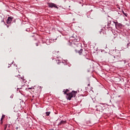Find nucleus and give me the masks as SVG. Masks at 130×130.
Here are the masks:
<instances>
[{
    "mask_svg": "<svg viewBox=\"0 0 130 130\" xmlns=\"http://www.w3.org/2000/svg\"><path fill=\"white\" fill-rule=\"evenodd\" d=\"M64 92V94L66 95V99L67 100H72V98H74V97H76V95H77V93H78V91L72 90L71 92H69L68 93V92H70V90L68 89H64L62 91Z\"/></svg>",
    "mask_w": 130,
    "mask_h": 130,
    "instance_id": "f257e3e1",
    "label": "nucleus"
},
{
    "mask_svg": "<svg viewBox=\"0 0 130 130\" xmlns=\"http://www.w3.org/2000/svg\"><path fill=\"white\" fill-rule=\"evenodd\" d=\"M113 62L121 61V53L119 50H116L115 54L112 56Z\"/></svg>",
    "mask_w": 130,
    "mask_h": 130,
    "instance_id": "f03ea898",
    "label": "nucleus"
},
{
    "mask_svg": "<svg viewBox=\"0 0 130 130\" xmlns=\"http://www.w3.org/2000/svg\"><path fill=\"white\" fill-rule=\"evenodd\" d=\"M13 17H9L7 21V24H11V23H12V21H13Z\"/></svg>",
    "mask_w": 130,
    "mask_h": 130,
    "instance_id": "7ed1b4c3",
    "label": "nucleus"
},
{
    "mask_svg": "<svg viewBox=\"0 0 130 130\" xmlns=\"http://www.w3.org/2000/svg\"><path fill=\"white\" fill-rule=\"evenodd\" d=\"M49 8H56V9H58L57 6L56 4L53 3H50L49 4Z\"/></svg>",
    "mask_w": 130,
    "mask_h": 130,
    "instance_id": "20e7f679",
    "label": "nucleus"
},
{
    "mask_svg": "<svg viewBox=\"0 0 130 130\" xmlns=\"http://www.w3.org/2000/svg\"><path fill=\"white\" fill-rule=\"evenodd\" d=\"M72 40H74V41H76L77 42H78V41H79V40H78V39L77 38V36H76V35H73V36H72Z\"/></svg>",
    "mask_w": 130,
    "mask_h": 130,
    "instance_id": "39448f33",
    "label": "nucleus"
},
{
    "mask_svg": "<svg viewBox=\"0 0 130 130\" xmlns=\"http://www.w3.org/2000/svg\"><path fill=\"white\" fill-rule=\"evenodd\" d=\"M76 52L79 53V55H82V53H83V49H81L80 50L78 51L77 50H75Z\"/></svg>",
    "mask_w": 130,
    "mask_h": 130,
    "instance_id": "423d86ee",
    "label": "nucleus"
},
{
    "mask_svg": "<svg viewBox=\"0 0 130 130\" xmlns=\"http://www.w3.org/2000/svg\"><path fill=\"white\" fill-rule=\"evenodd\" d=\"M64 123H67V121L61 120L60 123L58 124V125L64 124Z\"/></svg>",
    "mask_w": 130,
    "mask_h": 130,
    "instance_id": "0eeeda50",
    "label": "nucleus"
},
{
    "mask_svg": "<svg viewBox=\"0 0 130 130\" xmlns=\"http://www.w3.org/2000/svg\"><path fill=\"white\" fill-rule=\"evenodd\" d=\"M115 27L116 28H120V27H121V24L118 23V22H117V24L115 25Z\"/></svg>",
    "mask_w": 130,
    "mask_h": 130,
    "instance_id": "6e6552de",
    "label": "nucleus"
},
{
    "mask_svg": "<svg viewBox=\"0 0 130 130\" xmlns=\"http://www.w3.org/2000/svg\"><path fill=\"white\" fill-rule=\"evenodd\" d=\"M83 56L86 57V56H87V55L88 54V51L85 50V51L83 52Z\"/></svg>",
    "mask_w": 130,
    "mask_h": 130,
    "instance_id": "1a4fd4ad",
    "label": "nucleus"
},
{
    "mask_svg": "<svg viewBox=\"0 0 130 130\" xmlns=\"http://www.w3.org/2000/svg\"><path fill=\"white\" fill-rule=\"evenodd\" d=\"M100 109H102V107L99 106L98 108L96 109V111H101Z\"/></svg>",
    "mask_w": 130,
    "mask_h": 130,
    "instance_id": "9d476101",
    "label": "nucleus"
},
{
    "mask_svg": "<svg viewBox=\"0 0 130 130\" xmlns=\"http://www.w3.org/2000/svg\"><path fill=\"white\" fill-rule=\"evenodd\" d=\"M51 112H46V116H49L50 115Z\"/></svg>",
    "mask_w": 130,
    "mask_h": 130,
    "instance_id": "9b49d317",
    "label": "nucleus"
},
{
    "mask_svg": "<svg viewBox=\"0 0 130 130\" xmlns=\"http://www.w3.org/2000/svg\"><path fill=\"white\" fill-rule=\"evenodd\" d=\"M107 94L108 95V97L107 98H110L111 99V95L109 94V92H108Z\"/></svg>",
    "mask_w": 130,
    "mask_h": 130,
    "instance_id": "f8f14e48",
    "label": "nucleus"
},
{
    "mask_svg": "<svg viewBox=\"0 0 130 130\" xmlns=\"http://www.w3.org/2000/svg\"><path fill=\"white\" fill-rule=\"evenodd\" d=\"M5 116H6V115H3L2 116V118L1 119V120H3L4 119V118H5Z\"/></svg>",
    "mask_w": 130,
    "mask_h": 130,
    "instance_id": "ddd939ff",
    "label": "nucleus"
},
{
    "mask_svg": "<svg viewBox=\"0 0 130 130\" xmlns=\"http://www.w3.org/2000/svg\"><path fill=\"white\" fill-rule=\"evenodd\" d=\"M122 13L123 14V15H124L125 17H127V14L124 13V11H122Z\"/></svg>",
    "mask_w": 130,
    "mask_h": 130,
    "instance_id": "4468645a",
    "label": "nucleus"
},
{
    "mask_svg": "<svg viewBox=\"0 0 130 130\" xmlns=\"http://www.w3.org/2000/svg\"><path fill=\"white\" fill-rule=\"evenodd\" d=\"M111 24V21H109L108 22V24H107V26L108 27L109 26V25H110Z\"/></svg>",
    "mask_w": 130,
    "mask_h": 130,
    "instance_id": "2eb2a0df",
    "label": "nucleus"
},
{
    "mask_svg": "<svg viewBox=\"0 0 130 130\" xmlns=\"http://www.w3.org/2000/svg\"><path fill=\"white\" fill-rule=\"evenodd\" d=\"M113 23H114L115 25L116 26L117 25V23H118V22H117V21H113Z\"/></svg>",
    "mask_w": 130,
    "mask_h": 130,
    "instance_id": "dca6fc26",
    "label": "nucleus"
},
{
    "mask_svg": "<svg viewBox=\"0 0 130 130\" xmlns=\"http://www.w3.org/2000/svg\"><path fill=\"white\" fill-rule=\"evenodd\" d=\"M92 101L95 103V102L96 101V99H92Z\"/></svg>",
    "mask_w": 130,
    "mask_h": 130,
    "instance_id": "f3484780",
    "label": "nucleus"
},
{
    "mask_svg": "<svg viewBox=\"0 0 130 130\" xmlns=\"http://www.w3.org/2000/svg\"><path fill=\"white\" fill-rule=\"evenodd\" d=\"M130 46V43L127 44V47L128 48V47Z\"/></svg>",
    "mask_w": 130,
    "mask_h": 130,
    "instance_id": "a211bd4d",
    "label": "nucleus"
},
{
    "mask_svg": "<svg viewBox=\"0 0 130 130\" xmlns=\"http://www.w3.org/2000/svg\"><path fill=\"white\" fill-rule=\"evenodd\" d=\"M1 124H3V123H4V121H3V120H1Z\"/></svg>",
    "mask_w": 130,
    "mask_h": 130,
    "instance_id": "6ab92c4d",
    "label": "nucleus"
},
{
    "mask_svg": "<svg viewBox=\"0 0 130 130\" xmlns=\"http://www.w3.org/2000/svg\"><path fill=\"white\" fill-rule=\"evenodd\" d=\"M5 24L7 26V28H9V27H10L9 25H7V24H6V23Z\"/></svg>",
    "mask_w": 130,
    "mask_h": 130,
    "instance_id": "aec40b11",
    "label": "nucleus"
},
{
    "mask_svg": "<svg viewBox=\"0 0 130 130\" xmlns=\"http://www.w3.org/2000/svg\"><path fill=\"white\" fill-rule=\"evenodd\" d=\"M100 34H102V33H103V32L102 31H100Z\"/></svg>",
    "mask_w": 130,
    "mask_h": 130,
    "instance_id": "412c9836",
    "label": "nucleus"
},
{
    "mask_svg": "<svg viewBox=\"0 0 130 130\" xmlns=\"http://www.w3.org/2000/svg\"><path fill=\"white\" fill-rule=\"evenodd\" d=\"M36 46H38V43H36Z\"/></svg>",
    "mask_w": 130,
    "mask_h": 130,
    "instance_id": "4be33fe9",
    "label": "nucleus"
},
{
    "mask_svg": "<svg viewBox=\"0 0 130 130\" xmlns=\"http://www.w3.org/2000/svg\"><path fill=\"white\" fill-rule=\"evenodd\" d=\"M19 127H16V129H18Z\"/></svg>",
    "mask_w": 130,
    "mask_h": 130,
    "instance_id": "5701e85b",
    "label": "nucleus"
},
{
    "mask_svg": "<svg viewBox=\"0 0 130 130\" xmlns=\"http://www.w3.org/2000/svg\"><path fill=\"white\" fill-rule=\"evenodd\" d=\"M2 22H4V24H6V22H5L4 20H2Z\"/></svg>",
    "mask_w": 130,
    "mask_h": 130,
    "instance_id": "b1692460",
    "label": "nucleus"
},
{
    "mask_svg": "<svg viewBox=\"0 0 130 130\" xmlns=\"http://www.w3.org/2000/svg\"><path fill=\"white\" fill-rule=\"evenodd\" d=\"M10 98H12H12H13V95H11V96H10Z\"/></svg>",
    "mask_w": 130,
    "mask_h": 130,
    "instance_id": "393cba45",
    "label": "nucleus"
},
{
    "mask_svg": "<svg viewBox=\"0 0 130 130\" xmlns=\"http://www.w3.org/2000/svg\"><path fill=\"white\" fill-rule=\"evenodd\" d=\"M126 61L125 60L124 61V63H125Z\"/></svg>",
    "mask_w": 130,
    "mask_h": 130,
    "instance_id": "a878e982",
    "label": "nucleus"
},
{
    "mask_svg": "<svg viewBox=\"0 0 130 130\" xmlns=\"http://www.w3.org/2000/svg\"><path fill=\"white\" fill-rule=\"evenodd\" d=\"M14 62V61H13L12 62H11V64H13V63Z\"/></svg>",
    "mask_w": 130,
    "mask_h": 130,
    "instance_id": "bb28decb",
    "label": "nucleus"
},
{
    "mask_svg": "<svg viewBox=\"0 0 130 130\" xmlns=\"http://www.w3.org/2000/svg\"><path fill=\"white\" fill-rule=\"evenodd\" d=\"M51 40H52L53 41H54V39H51Z\"/></svg>",
    "mask_w": 130,
    "mask_h": 130,
    "instance_id": "cd10ccee",
    "label": "nucleus"
},
{
    "mask_svg": "<svg viewBox=\"0 0 130 130\" xmlns=\"http://www.w3.org/2000/svg\"><path fill=\"white\" fill-rule=\"evenodd\" d=\"M86 59H89V58H87V57H86Z\"/></svg>",
    "mask_w": 130,
    "mask_h": 130,
    "instance_id": "c85d7f7f",
    "label": "nucleus"
},
{
    "mask_svg": "<svg viewBox=\"0 0 130 130\" xmlns=\"http://www.w3.org/2000/svg\"><path fill=\"white\" fill-rule=\"evenodd\" d=\"M49 130H54L53 129H50Z\"/></svg>",
    "mask_w": 130,
    "mask_h": 130,
    "instance_id": "c756f323",
    "label": "nucleus"
},
{
    "mask_svg": "<svg viewBox=\"0 0 130 130\" xmlns=\"http://www.w3.org/2000/svg\"><path fill=\"white\" fill-rule=\"evenodd\" d=\"M88 86H90V84H88Z\"/></svg>",
    "mask_w": 130,
    "mask_h": 130,
    "instance_id": "7c9ffc66",
    "label": "nucleus"
},
{
    "mask_svg": "<svg viewBox=\"0 0 130 130\" xmlns=\"http://www.w3.org/2000/svg\"><path fill=\"white\" fill-rule=\"evenodd\" d=\"M64 61H67V60H64Z\"/></svg>",
    "mask_w": 130,
    "mask_h": 130,
    "instance_id": "2f4dec72",
    "label": "nucleus"
},
{
    "mask_svg": "<svg viewBox=\"0 0 130 130\" xmlns=\"http://www.w3.org/2000/svg\"><path fill=\"white\" fill-rule=\"evenodd\" d=\"M10 67H11V66H8V68H10Z\"/></svg>",
    "mask_w": 130,
    "mask_h": 130,
    "instance_id": "473e14b6",
    "label": "nucleus"
},
{
    "mask_svg": "<svg viewBox=\"0 0 130 130\" xmlns=\"http://www.w3.org/2000/svg\"><path fill=\"white\" fill-rule=\"evenodd\" d=\"M110 102H111V100H110Z\"/></svg>",
    "mask_w": 130,
    "mask_h": 130,
    "instance_id": "72a5a7b5",
    "label": "nucleus"
},
{
    "mask_svg": "<svg viewBox=\"0 0 130 130\" xmlns=\"http://www.w3.org/2000/svg\"><path fill=\"white\" fill-rule=\"evenodd\" d=\"M118 97H120V95H119Z\"/></svg>",
    "mask_w": 130,
    "mask_h": 130,
    "instance_id": "f704fd0d",
    "label": "nucleus"
},
{
    "mask_svg": "<svg viewBox=\"0 0 130 130\" xmlns=\"http://www.w3.org/2000/svg\"><path fill=\"white\" fill-rule=\"evenodd\" d=\"M34 95H32V98H34Z\"/></svg>",
    "mask_w": 130,
    "mask_h": 130,
    "instance_id": "c9c22d12",
    "label": "nucleus"
},
{
    "mask_svg": "<svg viewBox=\"0 0 130 130\" xmlns=\"http://www.w3.org/2000/svg\"><path fill=\"white\" fill-rule=\"evenodd\" d=\"M56 39H57L56 38V39H55V40H56Z\"/></svg>",
    "mask_w": 130,
    "mask_h": 130,
    "instance_id": "e433bc0d",
    "label": "nucleus"
},
{
    "mask_svg": "<svg viewBox=\"0 0 130 130\" xmlns=\"http://www.w3.org/2000/svg\"><path fill=\"white\" fill-rule=\"evenodd\" d=\"M95 107H97V106H95Z\"/></svg>",
    "mask_w": 130,
    "mask_h": 130,
    "instance_id": "4c0bfd02",
    "label": "nucleus"
},
{
    "mask_svg": "<svg viewBox=\"0 0 130 130\" xmlns=\"http://www.w3.org/2000/svg\"><path fill=\"white\" fill-rule=\"evenodd\" d=\"M5 129H6V127L5 128Z\"/></svg>",
    "mask_w": 130,
    "mask_h": 130,
    "instance_id": "58836bf2",
    "label": "nucleus"
},
{
    "mask_svg": "<svg viewBox=\"0 0 130 130\" xmlns=\"http://www.w3.org/2000/svg\"><path fill=\"white\" fill-rule=\"evenodd\" d=\"M18 76H20V75H18Z\"/></svg>",
    "mask_w": 130,
    "mask_h": 130,
    "instance_id": "ea45409f",
    "label": "nucleus"
},
{
    "mask_svg": "<svg viewBox=\"0 0 130 130\" xmlns=\"http://www.w3.org/2000/svg\"><path fill=\"white\" fill-rule=\"evenodd\" d=\"M29 89H31V88H29Z\"/></svg>",
    "mask_w": 130,
    "mask_h": 130,
    "instance_id": "a19ab883",
    "label": "nucleus"
}]
</instances>
